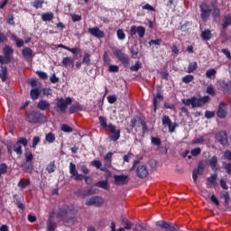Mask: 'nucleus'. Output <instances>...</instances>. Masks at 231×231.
Here are the masks:
<instances>
[{"mask_svg": "<svg viewBox=\"0 0 231 231\" xmlns=\"http://www.w3.org/2000/svg\"><path fill=\"white\" fill-rule=\"evenodd\" d=\"M56 217L61 220L63 223H75V214H73V208L64 204L59 207Z\"/></svg>", "mask_w": 231, "mask_h": 231, "instance_id": "obj_1", "label": "nucleus"}, {"mask_svg": "<svg viewBox=\"0 0 231 231\" xmlns=\"http://www.w3.org/2000/svg\"><path fill=\"white\" fill-rule=\"evenodd\" d=\"M208 102H210V97L208 96L202 97H192L191 98H183L181 100L184 106H191L193 109L196 107H203V106L208 104Z\"/></svg>", "mask_w": 231, "mask_h": 231, "instance_id": "obj_2", "label": "nucleus"}, {"mask_svg": "<svg viewBox=\"0 0 231 231\" xmlns=\"http://www.w3.org/2000/svg\"><path fill=\"white\" fill-rule=\"evenodd\" d=\"M73 104V99L70 97H60L56 99V104L54 109L56 113H60L61 115H66L68 110V106H71Z\"/></svg>", "mask_w": 231, "mask_h": 231, "instance_id": "obj_3", "label": "nucleus"}, {"mask_svg": "<svg viewBox=\"0 0 231 231\" xmlns=\"http://www.w3.org/2000/svg\"><path fill=\"white\" fill-rule=\"evenodd\" d=\"M69 174L76 181H82V180H85L87 185H91L93 181V178L79 173V171H77V165L73 162L69 163Z\"/></svg>", "mask_w": 231, "mask_h": 231, "instance_id": "obj_4", "label": "nucleus"}, {"mask_svg": "<svg viewBox=\"0 0 231 231\" xmlns=\"http://www.w3.org/2000/svg\"><path fill=\"white\" fill-rule=\"evenodd\" d=\"M47 121L46 116L41 111H32L27 116V122L29 124H46Z\"/></svg>", "mask_w": 231, "mask_h": 231, "instance_id": "obj_5", "label": "nucleus"}, {"mask_svg": "<svg viewBox=\"0 0 231 231\" xmlns=\"http://www.w3.org/2000/svg\"><path fill=\"white\" fill-rule=\"evenodd\" d=\"M113 51V55H115V57H116V59H118V60H120V62H122L124 68H129V56H127V54L124 53V51H122V50L114 47L112 49Z\"/></svg>", "mask_w": 231, "mask_h": 231, "instance_id": "obj_6", "label": "nucleus"}, {"mask_svg": "<svg viewBox=\"0 0 231 231\" xmlns=\"http://www.w3.org/2000/svg\"><path fill=\"white\" fill-rule=\"evenodd\" d=\"M156 226H160L162 230L165 231H180V226L176 223L167 222L165 220H159L155 223Z\"/></svg>", "mask_w": 231, "mask_h": 231, "instance_id": "obj_7", "label": "nucleus"}, {"mask_svg": "<svg viewBox=\"0 0 231 231\" xmlns=\"http://www.w3.org/2000/svg\"><path fill=\"white\" fill-rule=\"evenodd\" d=\"M199 9L201 21H203V23H207V21H208L210 18V15H212V9L210 8V5L205 2H202L199 5Z\"/></svg>", "mask_w": 231, "mask_h": 231, "instance_id": "obj_8", "label": "nucleus"}, {"mask_svg": "<svg viewBox=\"0 0 231 231\" xmlns=\"http://www.w3.org/2000/svg\"><path fill=\"white\" fill-rule=\"evenodd\" d=\"M4 56L0 55V64H10L12 62V54L14 50L10 45H5L3 49Z\"/></svg>", "mask_w": 231, "mask_h": 231, "instance_id": "obj_9", "label": "nucleus"}, {"mask_svg": "<svg viewBox=\"0 0 231 231\" xmlns=\"http://www.w3.org/2000/svg\"><path fill=\"white\" fill-rule=\"evenodd\" d=\"M141 124L143 127V134H145V133H149V127L147 126V123H145V120L142 119L140 116H134L130 121V127L131 129H134L136 127V124Z\"/></svg>", "mask_w": 231, "mask_h": 231, "instance_id": "obj_10", "label": "nucleus"}, {"mask_svg": "<svg viewBox=\"0 0 231 231\" xmlns=\"http://www.w3.org/2000/svg\"><path fill=\"white\" fill-rule=\"evenodd\" d=\"M26 147L28 145V139L24 137H19L16 143L14 145L13 151L18 155L21 156L23 154V146Z\"/></svg>", "mask_w": 231, "mask_h": 231, "instance_id": "obj_11", "label": "nucleus"}, {"mask_svg": "<svg viewBox=\"0 0 231 231\" xmlns=\"http://www.w3.org/2000/svg\"><path fill=\"white\" fill-rule=\"evenodd\" d=\"M136 33L138 34L140 39H143V37H145V27L140 25L137 26L136 25H132L130 28V35L131 37H134V35H136Z\"/></svg>", "mask_w": 231, "mask_h": 231, "instance_id": "obj_12", "label": "nucleus"}, {"mask_svg": "<svg viewBox=\"0 0 231 231\" xmlns=\"http://www.w3.org/2000/svg\"><path fill=\"white\" fill-rule=\"evenodd\" d=\"M57 229V222L55 221V210L50 211L47 219V231H55Z\"/></svg>", "mask_w": 231, "mask_h": 231, "instance_id": "obj_13", "label": "nucleus"}, {"mask_svg": "<svg viewBox=\"0 0 231 231\" xmlns=\"http://www.w3.org/2000/svg\"><path fill=\"white\" fill-rule=\"evenodd\" d=\"M87 207H102L104 199L99 196L91 197L86 201Z\"/></svg>", "mask_w": 231, "mask_h": 231, "instance_id": "obj_14", "label": "nucleus"}, {"mask_svg": "<svg viewBox=\"0 0 231 231\" xmlns=\"http://www.w3.org/2000/svg\"><path fill=\"white\" fill-rule=\"evenodd\" d=\"M215 138L221 145H228V134L225 131H220L216 134Z\"/></svg>", "mask_w": 231, "mask_h": 231, "instance_id": "obj_15", "label": "nucleus"}, {"mask_svg": "<svg viewBox=\"0 0 231 231\" xmlns=\"http://www.w3.org/2000/svg\"><path fill=\"white\" fill-rule=\"evenodd\" d=\"M108 131L111 133L110 140L112 142H118L120 140V129L116 130V126L113 124H109Z\"/></svg>", "mask_w": 231, "mask_h": 231, "instance_id": "obj_16", "label": "nucleus"}, {"mask_svg": "<svg viewBox=\"0 0 231 231\" xmlns=\"http://www.w3.org/2000/svg\"><path fill=\"white\" fill-rule=\"evenodd\" d=\"M115 184L117 186L127 185L131 180L129 175H114Z\"/></svg>", "mask_w": 231, "mask_h": 231, "instance_id": "obj_17", "label": "nucleus"}, {"mask_svg": "<svg viewBox=\"0 0 231 231\" xmlns=\"http://www.w3.org/2000/svg\"><path fill=\"white\" fill-rule=\"evenodd\" d=\"M136 175L141 180H143V178H147V176H149V170H147V165L139 164L136 168Z\"/></svg>", "mask_w": 231, "mask_h": 231, "instance_id": "obj_18", "label": "nucleus"}, {"mask_svg": "<svg viewBox=\"0 0 231 231\" xmlns=\"http://www.w3.org/2000/svg\"><path fill=\"white\" fill-rule=\"evenodd\" d=\"M205 171V164L203 162H199L198 167L196 170H193L192 171V180L194 183H197L198 181V176H201Z\"/></svg>", "mask_w": 231, "mask_h": 231, "instance_id": "obj_19", "label": "nucleus"}, {"mask_svg": "<svg viewBox=\"0 0 231 231\" xmlns=\"http://www.w3.org/2000/svg\"><path fill=\"white\" fill-rule=\"evenodd\" d=\"M88 33L97 39H104L106 37V33L104 31L100 30L98 27L88 28Z\"/></svg>", "mask_w": 231, "mask_h": 231, "instance_id": "obj_20", "label": "nucleus"}, {"mask_svg": "<svg viewBox=\"0 0 231 231\" xmlns=\"http://www.w3.org/2000/svg\"><path fill=\"white\" fill-rule=\"evenodd\" d=\"M22 55L26 62H30L35 57L33 51L30 47H24L22 51Z\"/></svg>", "mask_w": 231, "mask_h": 231, "instance_id": "obj_21", "label": "nucleus"}, {"mask_svg": "<svg viewBox=\"0 0 231 231\" xmlns=\"http://www.w3.org/2000/svg\"><path fill=\"white\" fill-rule=\"evenodd\" d=\"M217 116H218V118H226V105L225 102H220L218 105V108L217 111Z\"/></svg>", "mask_w": 231, "mask_h": 231, "instance_id": "obj_22", "label": "nucleus"}, {"mask_svg": "<svg viewBox=\"0 0 231 231\" xmlns=\"http://www.w3.org/2000/svg\"><path fill=\"white\" fill-rule=\"evenodd\" d=\"M217 185V173L211 174L210 177L207 179V187L208 189H212Z\"/></svg>", "mask_w": 231, "mask_h": 231, "instance_id": "obj_23", "label": "nucleus"}, {"mask_svg": "<svg viewBox=\"0 0 231 231\" xmlns=\"http://www.w3.org/2000/svg\"><path fill=\"white\" fill-rule=\"evenodd\" d=\"M158 100H163V95L159 90L157 94L153 97L152 105H153V113H156L158 110Z\"/></svg>", "mask_w": 231, "mask_h": 231, "instance_id": "obj_24", "label": "nucleus"}, {"mask_svg": "<svg viewBox=\"0 0 231 231\" xmlns=\"http://www.w3.org/2000/svg\"><path fill=\"white\" fill-rule=\"evenodd\" d=\"M222 30L225 32L228 26H231V14H227L222 19Z\"/></svg>", "mask_w": 231, "mask_h": 231, "instance_id": "obj_25", "label": "nucleus"}, {"mask_svg": "<svg viewBox=\"0 0 231 231\" xmlns=\"http://www.w3.org/2000/svg\"><path fill=\"white\" fill-rule=\"evenodd\" d=\"M50 106L48 100L42 99L37 104V109H40V111H46V109H50Z\"/></svg>", "mask_w": 231, "mask_h": 231, "instance_id": "obj_26", "label": "nucleus"}, {"mask_svg": "<svg viewBox=\"0 0 231 231\" xmlns=\"http://www.w3.org/2000/svg\"><path fill=\"white\" fill-rule=\"evenodd\" d=\"M22 168L23 169L24 172H27V174H32L33 171V163L25 161L23 163H22Z\"/></svg>", "mask_w": 231, "mask_h": 231, "instance_id": "obj_27", "label": "nucleus"}, {"mask_svg": "<svg viewBox=\"0 0 231 231\" xmlns=\"http://www.w3.org/2000/svg\"><path fill=\"white\" fill-rule=\"evenodd\" d=\"M31 183L30 179L22 178L18 181L17 187H19V189H26V187H30Z\"/></svg>", "mask_w": 231, "mask_h": 231, "instance_id": "obj_28", "label": "nucleus"}, {"mask_svg": "<svg viewBox=\"0 0 231 231\" xmlns=\"http://www.w3.org/2000/svg\"><path fill=\"white\" fill-rule=\"evenodd\" d=\"M11 40L15 42L17 48H23L24 46V40L17 37V35H11Z\"/></svg>", "mask_w": 231, "mask_h": 231, "instance_id": "obj_29", "label": "nucleus"}, {"mask_svg": "<svg viewBox=\"0 0 231 231\" xmlns=\"http://www.w3.org/2000/svg\"><path fill=\"white\" fill-rule=\"evenodd\" d=\"M200 37L203 41H210L212 39V32L210 29H205L201 32Z\"/></svg>", "mask_w": 231, "mask_h": 231, "instance_id": "obj_30", "label": "nucleus"}, {"mask_svg": "<svg viewBox=\"0 0 231 231\" xmlns=\"http://www.w3.org/2000/svg\"><path fill=\"white\" fill-rule=\"evenodd\" d=\"M212 17L213 21H217L221 19V11L219 10V7H217V5L213 6Z\"/></svg>", "mask_w": 231, "mask_h": 231, "instance_id": "obj_31", "label": "nucleus"}, {"mask_svg": "<svg viewBox=\"0 0 231 231\" xmlns=\"http://www.w3.org/2000/svg\"><path fill=\"white\" fill-rule=\"evenodd\" d=\"M74 62H75V60H73V58L71 57H65L61 60V64L62 66H64V68H68L71 66V64H73Z\"/></svg>", "mask_w": 231, "mask_h": 231, "instance_id": "obj_32", "label": "nucleus"}, {"mask_svg": "<svg viewBox=\"0 0 231 231\" xmlns=\"http://www.w3.org/2000/svg\"><path fill=\"white\" fill-rule=\"evenodd\" d=\"M79 111H82V106L79 103L77 105H72L69 109V115H75V113H79Z\"/></svg>", "mask_w": 231, "mask_h": 231, "instance_id": "obj_33", "label": "nucleus"}, {"mask_svg": "<svg viewBox=\"0 0 231 231\" xmlns=\"http://www.w3.org/2000/svg\"><path fill=\"white\" fill-rule=\"evenodd\" d=\"M40 95H41V90H39V88L31 89L30 97L32 100H37Z\"/></svg>", "mask_w": 231, "mask_h": 231, "instance_id": "obj_34", "label": "nucleus"}, {"mask_svg": "<svg viewBox=\"0 0 231 231\" xmlns=\"http://www.w3.org/2000/svg\"><path fill=\"white\" fill-rule=\"evenodd\" d=\"M98 120H99V124L101 125V127H103V129H109V124L107 125V119L102 116H100L98 117Z\"/></svg>", "mask_w": 231, "mask_h": 231, "instance_id": "obj_35", "label": "nucleus"}, {"mask_svg": "<svg viewBox=\"0 0 231 231\" xmlns=\"http://www.w3.org/2000/svg\"><path fill=\"white\" fill-rule=\"evenodd\" d=\"M82 64L85 66H91V55L89 53H85L82 59Z\"/></svg>", "mask_w": 231, "mask_h": 231, "instance_id": "obj_36", "label": "nucleus"}, {"mask_svg": "<svg viewBox=\"0 0 231 231\" xmlns=\"http://www.w3.org/2000/svg\"><path fill=\"white\" fill-rule=\"evenodd\" d=\"M42 21L50 22L53 21V13H43L42 14Z\"/></svg>", "mask_w": 231, "mask_h": 231, "instance_id": "obj_37", "label": "nucleus"}, {"mask_svg": "<svg viewBox=\"0 0 231 231\" xmlns=\"http://www.w3.org/2000/svg\"><path fill=\"white\" fill-rule=\"evenodd\" d=\"M42 5H44V0H34L31 2V6L39 10V8H42Z\"/></svg>", "mask_w": 231, "mask_h": 231, "instance_id": "obj_38", "label": "nucleus"}, {"mask_svg": "<svg viewBox=\"0 0 231 231\" xmlns=\"http://www.w3.org/2000/svg\"><path fill=\"white\" fill-rule=\"evenodd\" d=\"M208 165L211 167L212 170H215L217 167V156L214 155L208 161Z\"/></svg>", "mask_w": 231, "mask_h": 231, "instance_id": "obj_39", "label": "nucleus"}, {"mask_svg": "<svg viewBox=\"0 0 231 231\" xmlns=\"http://www.w3.org/2000/svg\"><path fill=\"white\" fill-rule=\"evenodd\" d=\"M216 73H217V70H216L215 69H209L206 71V78L216 79Z\"/></svg>", "mask_w": 231, "mask_h": 231, "instance_id": "obj_40", "label": "nucleus"}, {"mask_svg": "<svg viewBox=\"0 0 231 231\" xmlns=\"http://www.w3.org/2000/svg\"><path fill=\"white\" fill-rule=\"evenodd\" d=\"M139 51H140V50L138 49V46L134 45V46L131 47L130 53H131L133 59L138 58Z\"/></svg>", "mask_w": 231, "mask_h": 231, "instance_id": "obj_41", "label": "nucleus"}, {"mask_svg": "<svg viewBox=\"0 0 231 231\" xmlns=\"http://www.w3.org/2000/svg\"><path fill=\"white\" fill-rule=\"evenodd\" d=\"M198 69V62L194 61L189 64L188 66V73H194Z\"/></svg>", "mask_w": 231, "mask_h": 231, "instance_id": "obj_42", "label": "nucleus"}, {"mask_svg": "<svg viewBox=\"0 0 231 231\" xmlns=\"http://www.w3.org/2000/svg\"><path fill=\"white\" fill-rule=\"evenodd\" d=\"M1 73L2 75H0L3 82H5L6 80V77L8 75V69L5 66H1Z\"/></svg>", "mask_w": 231, "mask_h": 231, "instance_id": "obj_43", "label": "nucleus"}, {"mask_svg": "<svg viewBox=\"0 0 231 231\" xmlns=\"http://www.w3.org/2000/svg\"><path fill=\"white\" fill-rule=\"evenodd\" d=\"M221 198L225 199L224 205L228 206L230 203V195H228V192L225 191L221 193Z\"/></svg>", "mask_w": 231, "mask_h": 231, "instance_id": "obj_44", "label": "nucleus"}, {"mask_svg": "<svg viewBox=\"0 0 231 231\" xmlns=\"http://www.w3.org/2000/svg\"><path fill=\"white\" fill-rule=\"evenodd\" d=\"M45 140L49 143H53L55 142V134H53V133H51V132L47 134L45 136Z\"/></svg>", "mask_w": 231, "mask_h": 231, "instance_id": "obj_45", "label": "nucleus"}, {"mask_svg": "<svg viewBox=\"0 0 231 231\" xmlns=\"http://www.w3.org/2000/svg\"><path fill=\"white\" fill-rule=\"evenodd\" d=\"M8 172V165L6 163L2 162L0 164V177L3 176V174H6Z\"/></svg>", "mask_w": 231, "mask_h": 231, "instance_id": "obj_46", "label": "nucleus"}, {"mask_svg": "<svg viewBox=\"0 0 231 231\" xmlns=\"http://www.w3.org/2000/svg\"><path fill=\"white\" fill-rule=\"evenodd\" d=\"M96 187H98L99 189H104L105 190H107V180H100L96 183Z\"/></svg>", "mask_w": 231, "mask_h": 231, "instance_id": "obj_47", "label": "nucleus"}, {"mask_svg": "<svg viewBox=\"0 0 231 231\" xmlns=\"http://www.w3.org/2000/svg\"><path fill=\"white\" fill-rule=\"evenodd\" d=\"M55 162H51L47 167L46 171L49 172V174H51V172H55Z\"/></svg>", "mask_w": 231, "mask_h": 231, "instance_id": "obj_48", "label": "nucleus"}, {"mask_svg": "<svg viewBox=\"0 0 231 231\" xmlns=\"http://www.w3.org/2000/svg\"><path fill=\"white\" fill-rule=\"evenodd\" d=\"M182 82L184 84H190L192 80H194V76L193 75H186L185 77L182 78Z\"/></svg>", "mask_w": 231, "mask_h": 231, "instance_id": "obj_49", "label": "nucleus"}, {"mask_svg": "<svg viewBox=\"0 0 231 231\" xmlns=\"http://www.w3.org/2000/svg\"><path fill=\"white\" fill-rule=\"evenodd\" d=\"M116 35L119 41H124L125 39V32H124V30L122 29L116 31Z\"/></svg>", "mask_w": 231, "mask_h": 231, "instance_id": "obj_50", "label": "nucleus"}, {"mask_svg": "<svg viewBox=\"0 0 231 231\" xmlns=\"http://www.w3.org/2000/svg\"><path fill=\"white\" fill-rule=\"evenodd\" d=\"M25 156V162H33V153H32L31 151H26L24 153Z\"/></svg>", "mask_w": 231, "mask_h": 231, "instance_id": "obj_51", "label": "nucleus"}, {"mask_svg": "<svg viewBox=\"0 0 231 231\" xmlns=\"http://www.w3.org/2000/svg\"><path fill=\"white\" fill-rule=\"evenodd\" d=\"M14 144L12 142H9L5 144L9 156H12V153L14 152Z\"/></svg>", "mask_w": 231, "mask_h": 231, "instance_id": "obj_52", "label": "nucleus"}, {"mask_svg": "<svg viewBox=\"0 0 231 231\" xmlns=\"http://www.w3.org/2000/svg\"><path fill=\"white\" fill-rule=\"evenodd\" d=\"M172 124L171 117L169 116H162V125H168V127Z\"/></svg>", "mask_w": 231, "mask_h": 231, "instance_id": "obj_53", "label": "nucleus"}, {"mask_svg": "<svg viewBox=\"0 0 231 231\" xmlns=\"http://www.w3.org/2000/svg\"><path fill=\"white\" fill-rule=\"evenodd\" d=\"M131 71H138L142 69V62L136 61L134 65L130 67Z\"/></svg>", "mask_w": 231, "mask_h": 231, "instance_id": "obj_54", "label": "nucleus"}, {"mask_svg": "<svg viewBox=\"0 0 231 231\" xmlns=\"http://www.w3.org/2000/svg\"><path fill=\"white\" fill-rule=\"evenodd\" d=\"M123 223H124V227L123 228L125 230H131V228H133V224L129 220L124 219Z\"/></svg>", "mask_w": 231, "mask_h": 231, "instance_id": "obj_55", "label": "nucleus"}, {"mask_svg": "<svg viewBox=\"0 0 231 231\" xmlns=\"http://www.w3.org/2000/svg\"><path fill=\"white\" fill-rule=\"evenodd\" d=\"M61 131H63V133H73V128L64 124L61 125Z\"/></svg>", "mask_w": 231, "mask_h": 231, "instance_id": "obj_56", "label": "nucleus"}, {"mask_svg": "<svg viewBox=\"0 0 231 231\" xmlns=\"http://www.w3.org/2000/svg\"><path fill=\"white\" fill-rule=\"evenodd\" d=\"M36 75L42 79V80H48V74L44 71L37 70Z\"/></svg>", "mask_w": 231, "mask_h": 231, "instance_id": "obj_57", "label": "nucleus"}, {"mask_svg": "<svg viewBox=\"0 0 231 231\" xmlns=\"http://www.w3.org/2000/svg\"><path fill=\"white\" fill-rule=\"evenodd\" d=\"M131 158H134V154H133V152H129L126 155H124L123 160L126 163H129V162L131 161Z\"/></svg>", "mask_w": 231, "mask_h": 231, "instance_id": "obj_58", "label": "nucleus"}, {"mask_svg": "<svg viewBox=\"0 0 231 231\" xmlns=\"http://www.w3.org/2000/svg\"><path fill=\"white\" fill-rule=\"evenodd\" d=\"M189 21H186L184 23H180V32H189Z\"/></svg>", "mask_w": 231, "mask_h": 231, "instance_id": "obj_59", "label": "nucleus"}, {"mask_svg": "<svg viewBox=\"0 0 231 231\" xmlns=\"http://www.w3.org/2000/svg\"><path fill=\"white\" fill-rule=\"evenodd\" d=\"M223 169L226 170V174H231V163L230 162H223Z\"/></svg>", "mask_w": 231, "mask_h": 231, "instance_id": "obj_60", "label": "nucleus"}, {"mask_svg": "<svg viewBox=\"0 0 231 231\" xmlns=\"http://www.w3.org/2000/svg\"><path fill=\"white\" fill-rule=\"evenodd\" d=\"M108 71L110 73H118L119 68L117 65H109Z\"/></svg>", "mask_w": 231, "mask_h": 231, "instance_id": "obj_61", "label": "nucleus"}, {"mask_svg": "<svg viewBox=\"0 0 231 231\" xmlns=\"http://www.w3.org/2000/svg\"><path fill=\"white\" fill-rule=\"evenodd\" d=\"M191 156H199V154H201V148L198 147V148H194L193 150H191L190 152Z\"/></svg>", "mask_w": 231, "mask_h": 231, "instance_id": "obj_62", "label": "nucleus"}, {"mask_svg": "<svg viewBox=\"0 0 231 231\" xmlns=\"http://www.w3.org/2000/svg\"><path fill=\"white\" fill-rule=\"evenodd\" d=\"M214 116H216V112L208 110L205 112V117L208 118V120H210V118H214Z\"/></svg>", "mask_w": 231, "mask_h": 231, "instance_id": "obj_63", "label": "nucleus"}, {"mask_svg": "<svg viewBox=\"0 0 231 231\" xmlns=\"http://www.w3.org/2000/svg\"><path fill=\"white\" fill-rule=\"evenodd\" d=\"M224 158H225V160H228V162H231V151L230 150H226L224 152Z\"/></svg>", "mask_w": 231, "mask_h": 231, "instance_id": "obj_64", "label": "nucleus"}]
</instances>
